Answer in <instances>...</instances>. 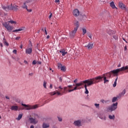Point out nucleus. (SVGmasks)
Masks as SVG:
<instances>
[{
    "mask_svg": "<svg viewBox=\"0 0 128 128\" xmlns=\"http://www.w3.org/2000/svg\"><path fill=\"white\" fill-rule=\"evenodd\" d=\"M108 118H110V120H114L116 118V116H114V114H109Z\"/></svg>",
    "mask_w": 128,
    "mask_h": 128,
    "instance_id": "nucleus-23",
    "label": "nucleus"
},
{
    "mask_svg": "<svg viewBox=\"0 0 128 128\" xmlns=\"http://www.w3.org/2000/svg\"><path fill=\"white\" fill-rule=\"evenodd\" d=\"M0 46L1 48H2L4 46V45L2 44V43H0Z\"/></svg>",
    "mask_w": 128,
    "mask_h": 128,
    "instance_id": "nucleus-53",
    "label": "nucleus"
},
{
    "mask_svg": "<svg viewBox=\"0 0 128 128\" xmlns=\"http://www.w3.org/2000/svg\"><path fill=\"white\" fill-rule=\"evenodd\" d=\"M10 24H16V22L12 20L8 22H4L2 24L3 26H4L5 28H6L8 32H12V30H14V28L12 26L10 25Z\"/></svg>",
    "mask_w": 128,
    "mask_h": 128,
    "instance_id": "nucleus-4",
    "label": "nucleus"
},
{
    "mask_svg": "<svg viewBox=\"0 0 128 128\" xmlns=\"http://www.w3.org/2000/svg\"><path fill=\"white\" fill-rule=\"evenodd\" d=\"M73 14L74 16H80V11H78V10H74L73 11Z\"/></svg>",
    "mask_w": 128,
    "mask_h": 128,
    "instance_id": "nucleus-15",
    "label": "nucleus"
},
{
    "mask_svg": "<svg viewBox=\"0 0 128 128\" xmlns=\"http://www.w3.org/2000/svg\"><path fill=\"white\" fill-rule=\"evenodd\" d=\"M24 63H25L26 64H28V61H26V60H24Z\"/></svg>",
    "mask_w": 128,
    "mask_h": 128,
    "instance_id": "nucleus-48",
    "label": "nucleus"
},
{
    "mask_svg": "<svg viewBox=\"0 0 128 128\" xmlns=\"http://www.w3.org/2000/svg\"><path fill=\"white\" fill-rule=\"evenodd\" d=\"M85 84L84 85V88L85 90H86V91L84 92V94H88L89 92H88V90L87 88H88V86H90L88 85V83H83L82 84L81 86H83V84Z\"/></svg>",
    "mask_w": 128,
    "mask_h": 128,
    "instance_id": "nucleus-14",
    "label": "nucleus"
},
{
    "mask_svg": "<svg viewBox=\"0 0 128 128\" xmlns=\"http://www.w3.org/2000/svg\"><path fill=\"white\" fill-rule=\"evenodd\" d=\"M43 86H44V88H46V81L44 82Z\"/></svg>",
    "mask_w": 128,
    "mask_h": 128,
    "instance_id": "nucleus-38",
    "label": "nucleus"
},
{
    "mask_svg": "<svg viewBox=\"0 0 128 128\" xmlns=\"http://www.w3.org/2000/svg\"><path fill=\"white\" fill-rule=\"evenodd\" d=\"M118 78L116 77V79L115 80V81L114 82V84H113V87L116 88V82H118Z\"/></svg>",
    "mask_w": 128,
    "mask_h": 128,
    "instance_id": "nucleus-28",
    "label": "nucleus"
},
{
    "mask_svg": "<svg viewBox=\"0 0 128 128\" xmlns=\"http://www.w3.org/2000/svg\"><path fill=\"white\" fill-rule=\"evenodd\" d=\"M60 69V70H62V72H66V66H62L61 68Z\"/></svg>",
    "mask_w": 128,
    "mask_h": 128,
    "instance_id": "nucleus-32",
    "label": "nucleus"
},
{
    "mask_svg": "<svg viewBox=\"0 0 128 128\" xmlns=\"http://www.w3.org/2000/svg\"><path fill=\"white\" fill-rule=\"evenodd\" d=\"M22 30H24V29L22 28L16 30H13V32H22Z\"/></svg>",
    "mask_w": 128,
    "mask_h": 128,
    "instance_id": "nucleus-29",
    "label": "nucleus"
},
{
    "mask_svg": "<svg viewBox=\"0 0 128 128\" xmlns=\"http://www.w3.org/2000/svg\"><path fill=\"white\" fill-rule=\"evenodd\" d=\"M62 66V64L58 63V70H60Z\"/></svg>",
    "mask_w": 128,
    "mask_h": 128,
    "instance_id": "nucleus-34",
    "label": "nucleus"
},
{
    "mask_svg": "<svg viewBox=\"0 0 128 128\" xmlns=\"http://www.w3.org/2000/svg\"><path fill=\"white\" fill-rule=\"evenodd\" d=\"M58 118L59 122H62V118L58 116Z\"/></svg>",
    "mask_w": 128,
    "mask_h": 128,
    "instance_id": "nucleus-41",
    "label": "nucleus"
},
{
    "mask_svg": "<svg viewBox=\"0 0 128 128\" xmlns=\"http://www.w3.org/2000/svg\"><path fill=\"white\" fill-rule=\"evenodd\" d=\"M3 44H4V46H10V44H8V42H6V38H3Z\"/></svg>",
    "mask_w": 128,
    "mask_h": 128,
    "instance_id": "nucleus-21",
    "label": "nucleus"
},
{
    "mask_svg": "<svg viewBox=\"0 0 128 128\" xmlns=\"http://www.w3.org/2000/svg\"><path fill=\"white\" fill-rule=\"evenodd\" d=\"M34 116H36L37 118H38V115L36 114H34Z\"/></svg>",
    "mask_w": 128,
    "mask_h": 128,
    "instance_id": "nucleus-58",
    "label": "nucleus"
},
{
    "mask_svg": "<svg viewBox=\"0 0 128 128\" xmlns=\"http://www.w3.org/2000/svg\"><path fill=\"white\" fill-rule=\"evenodd\" d=\"M118 96L116 97H114L112 98V102H116L118 100Z\"/></svg>",
    "mask_w": 128,
    "mask_h": 128,
    "instance_id": "nucleus-26",
    "label": "nucleus"
},
{
    "mask_svg": "<svg viewBox=\"0 0 128 128\" xmlns=\"http://www.w3.org/2000/svg\"><path fill=\"white\" fill-rule=\"evenodd\" d=\"M107 33L108 34H110V36H112V34H116V32L112 30H107Z\"/></svg>",
    "mask_w": 128,
    "mask_h": 128,
    "instance_id": "nucleus-18",
    "label": "nucleus"
},
{
    "mask_svg": "<svg viewBox=\"0 0 128 128\" xmlns=\"http://www.w3.org/2000/svg\"><path fill=\"white\" fill-rule=\"evenodd\" d=\"M110 76H112V74L110 72H108L104 74L102 76H98L93 78H90L82 81V84H88V86H92V84H98V82H102V80H104V84H108V82H110L108 78H110Z\"/></svg>",
    "mask_w": 128,
    "mask_h": 128,
    "instance_id": "nucleus-2",
    "label": "nucleus"
},
{
    "mask_svg": "<svg viewBox=\"0 0 128 128\" xmlns=\"http://www.w3.org/2000/svg\"><path fill=\"white\" fill-rule=\"evenodd\" d=\"M42 128H50V124H46V123H44L42 125Z\"/></svg>",
    "mask_w": 128,
    "mask_h": 128,
    "instance_id": "nucleus-24",
    "label": "nucleus"
},
{
    "mask_svg": "<svg viewBox=\"0 0 128 128\" xmlns=\"http://www.w3.org/2000/svg\"><path fill=\"white\" fill-rule=\"evenodd\" d=\"M121 66H122V64H119L118 67V68H120Z\"/></svg>",
    "mask_w": 128,
    "mask_h": 128,
    "instance_id": "nucleus-54",
    "label": "nucleus"
},
{
    "mask_svg": "<svg viewBox=\"0 0 128 128\" xmlns=\"http://www.w3.org/2000/svg\"><path fill=\"white\" fill-rule=\"evenodd\" d=\"M78 27H75L74 28V30L70 32L71 36H76V32H78Z\"/></svg>",
    "mask_w": 128,
    "mask_h": 128,
    "instance_id": "nucleus-13",
    "label": "nucleus"
},
{
    "mask_svg": "<svg viewBox=\"0 0 128 128\" xmlns=\"http://www.w3.org/2000/svg\"><path fill=\"white\" fill-rule=\"evenodd\" d=\"M30 128H34V125H32V126H30Z\"/></svg>",
    "mask_w": 128,
    "mask_h": 128,
    "instance_id": "nucleus-55",
    "label": "nucleus"
},
{
    "mask_svg": "<svg viewBox=\"0 0 128 128\" xmlns=\"http://www.w3.org/2000/svg\"><path fill=\"white\" fill-rule=\"evenodd\" d=\"M52 14H50L48 16V18H52Z\"/></svg>",
    "mask_w": 128,
    "mask_h": 128,
    "instance_id": "nucleus-46",
    "label": "nucleus"
},
{
    "mask_svg": "<svg viewBox=\"0 0 128 128\" xmlns=\"http://www.w3.org/2000/svg\"><path fill=\"white\" fill-rule=\"evenodd\" d=\"M29 121L30 124H38V120L36 118H34L32 117L29 118Z\"/></svg>",
    "mask_w": 128,
    "mask_h": 128,
    "instance_id": "nucleus-8",
    "label": "nucleus"
},
{
    "mask_svg": "<svg viewBox=\"0 0 128 128\" xmlns=\"http://www.w3.org/2000/svg\"><path fill=\"white\" fill-rule=\"evenodd\" d=\"M22 106H24L23 108L20 107L18 108V106H11L10 110H34L36 108H38V105L36 104L34 106L30 105V104H22Z\"/></svg>",
    "mask_w": 128,
    "mask_h": 128,
    "instance_id": "nucleus-3",
    "label": "nucleus"
},
{
    "mask_svg": "<svg viewBox=\"0 0 128 128\" xmlns=\"http://www.w3.org/2000/svg\"><path fill=\"white\" fill-rule=\"evenodd\" d=\"M124 50H127L126 46L124 47Z\"/></svg>",
    "mask_w": 128,
    "mask_h": 128,
    "instance_id": "nucleus-60",
    "label": "nucleus"
},
{
    "mask_svg": "<svg viewBox=\"0 0 128 128\" xmlns=\"http://www.w3.org/2000/svg\"><path fill=\"white\" fill-rule=\"evenodd\" d=\"M88 36L90 40H92V35L90 33L88 34Z\"/></svg>",
    "mask_w": 128,
    "mask_h": 128,
    "instance_id": "nucleus-37",
    "label": "nucleus"
},
{
    "mask_svg": "<svg viewBox=\"0 0 128 128\" xmlns=\"http://www.w3.org/2000/svg\"><path fill=\"white\" fill-rule=\"evenodd\" d=\"M60 54H62V56H66V54H68L67 52H66V50H64V49L60 50Z\"/></svg>",
    "mask_w": 128,
    "mask_h": 128,
    "instance_id": "nucleus-20",
    "label": "nucleus"
},
{
    "mask_svg": "<svg viewBox=\"0 0 128 128\" xmlns=\"http://www.w3.org/2000/svg\"><path fill=\"white\" fill-rule=\"evenodd\" d=\"M82 82L80 83H76V84H74L73 85H70L64 87V90H62V89H58V90L50 92V96H54V94L62 96L64 94H66V92H72L76 90H80L82 88H80V86H82Z\"/></svg>",
    "mask_w": 128,
    "mask_h": 128,
    "instance_id": "nucleus-1",
    "label": "nucleus"
},
{
    "mask_svg": "<svg viewBox=\"0 0 128 128\" xmlns=\"http://www.w3.org/2000/svg\"><path fill=\"white\" fill-rule=\"evenodd\" d=\"M46 38H50V36H46Z\"/></svg>",
    "mask_w": 128,
    "mask_h": 128,
    "instance_id": "nucleus-59",
    "label": "nucleus"
},
{
    "mask_svg": "<svg viewBox=\"0 0 128 128\" xmlns=\"http://www.w3.org/2000/svg\"><path fill=\"white\" fill-rule=\"evenodd\" d=\"M113 38L114 40H116L118 38V35H114L113 36Z\"/></svg>",
    "mask_w": 128,
    "mask_h": 128,
    "instance_id": "nucleus-39",
    "label": "nucleus"
},
{
    "mask_svg": "<svg viewBox=\"0 0 128 128\" xmlns=\"http://www.w3.org/2000/svg\"><path fill=\"white\" fill-rule=\"evenodd\" d=\"M74 26H76V28H78V26H80V23L78 22H75Z\"/></svg>",
    "mask_w": 128,
    "mask_h": 128,
    "instance_id": "nucleus-33",
    "label": "nucleus"
},
{
    "mask_svg": "<svg viewBox=\"0 0 128 128\" xmlns=\"http://www.w3.org/2000/svg\"><path fill=\"white\" fill-rule=\"evenodd\" d=\"M2 8L6 10V12H8V10H14V12H18V10H20V7L16 5H13L11 4V5H9L8 7L2 6Z\"/></svg>",
    "mask_w": 128,
    "mask_h": 128,
    "instance_id": "nucleus-5",
    "label": "nucleus"
},
{
    "mask_svg": "<svg viewBox=\"0 0 128 128\" xmlns=\"http://www.w3.org/2000/svg\"><path fill=\"white\" fill-rule=\"evenodd\" d=\"M94 106L96 108H100V104H95Z\"/></svg>",
    "mask_w": 128,
    "mask_h": 128,
    "instance_id": "nucleus-36",
    "label": "nucleus"
},
{
    "mask_svg": "<svg viewBox=\"0 0 128 128\" xmlns=\"http://www.w3.org/2000/svg\"><path fill=\"white\" fill-rule=\"evenodd\" d=\"M50 89L52 88V84H50Z\"/></svg>",
    "mask_w": 128,
    "mask_h": 128,
    "instance_id": "nucleus-51",
    "label": "nucleus"
},
{
    "mask_svg": "<svg viewBox=\"0 0 128 128\" xmlns=\"http://www.w3.org/2000/svg\"><path fill=\"white\" fill-rule=\"evenodd\" d=\"M123 40H124V42H126V44H128V42H127L126 40V39H125V38H123Z\"/></svg>",
    "mask_w": 128,
    "mask_h": 128,
    "instance_id": "nucleus-57",
    "label": "nucleus"
},
{
    "mask_svg": "<svg viewBox=\"0 0 128 128\" xmlns=\"http://www.w3.org/2000/svg\"><path fill=\"white\" fill-rule=\"evenodd\" d=\"M50 70H52V68H50Z\"/></svg>",
    "mask_w": 128,
    "mask_h": 128,
    "instance_id": "nucleus-62",
    "label": "nucleus"
},
{
    "mask_svg": "<svg viewBox=\"0 0 128 128\" xmlns=\"http://www.w3.org/2000/svg\"><path fill=\"white\" fill-rule=\"evenodd\" d=\"M58 88H59V90H62V88L61 86H60Z\"/></svg>",
    "mask_w": 128,
    "mask_h": 128,
    "instance_id": "nucleus-52",
    "label": "nucleus"
},
{
    "mask_svg": "<svg viewBox=\"0 0 128 128\" xmlns=\"http://www.w3.org/2000/svg\"><path fill=\"white\" fill-rule=\"evenodd\" d=\"M20 48H22V45L20 46Z\"/></svg>",
    "mask_w": 128,
    "mask_h": 128,
    "instance_id": "nucleus-61",
    "label": "nucleus"
},
{
    "mask_svg": "<svg viewBox=\"0 0 128 128\" xmlns=\"http://www.w3.org/2000/svg\"><path fill=\"white\" fill-rule=\"evenodd\" d=\"M116 108H118V102L114 103L110 106H109L107 108V112H112L116 110Z\"/></svg>",
    "mask_w": 128,
    "mask_h": 128,
    "instance_id": "nucleus-6",
    "label": "nucleus"
},
{
    "mask_svg": "<svg viewBox=\"0 0 128 128\" xmlns=\"http://www.w3.org/2000/svg\"><path fill=\"white\" fill-rule=\"evenodd\" d=\"M16 52H17L16 50H14L12 51V52H13L14 54H16Z\"/></svg>",
    "mask_w": 128,
    "mask_h": 128,
    "instance_id": "nucleus-42",
    "label": "nucleus"
},
{
    "mask_svg": "<svg viewBox=\"0 0 128 128\" xmlns=\"http://www.w3.org/2000/svg\"><path fill=\"white\" fill-rule=\"evenodd\" d=\"M20 38V37L18 36L16 38V40H18Z\"/></svg>",
    "mask_w": 128,
    "mask_h": 128,
    "instance_id": "nucleus-45",
    "label": "nucleus"
},
{
    "mask_svg": "<svg viewBox=\"0 0 128 128\" xmlns=\"http://www.w3.org/2000/svg\"><path fill=\"white\" fill-rule=\"evenodd\" d=\"M27 12H32V9H28L27 8V9H26Z\"/></svg>",
    "mask_w": 128,
    "mask_h": 128,
    "instance_id": "nucleus-40",
    "label": "nucleus"
},
{
    "mask_svg": "<svg viewBox=\"0 0 128 128\" xmlns=\"http://www.w3.org/2000/svg\"><path fill=\"white\" fill-rule=\"evenodd\" d=\"M6 98L7 100H10V96H6Z\"/></svg>",
    "mask_w": 128,
    "mask_h": 128,
    "instance_id": "nucleus-50",
    "label": "nucleus"
},
{
    "mask_svg": "<svg viewBox=\"0 0 128 128\" xmlns=\"http://www.w3.org/2000/svg\"><path fill=\"white\" fill-rule=\"evenodd\" d=\"M22 118V114H19L18 117L16 118V120H20Z\"/></svg>",
    "mask_w": 128,
    "mask_h": 128,
    "instance_id": "nucleus-27",
    "label": "nucleus"
},
{
    "mask_svg": "<svg viewBox=\"0 0 128 128\" xmlns=\"http://www.w3.org/2000/svg\"><path fill=\"white\" fill-rule=\"evenodd\" d=\"M124 94H126V90L124 89L120 94H119L118 98H122Z\"/></svg>",
    "mask_w": 128,
    "mask_h": 128,
    "instance_id": "nucleus-16",
    "label": "nucleus"
},
{
    "mask_svg": "<svg viewBox=\"0 0 128 128\" xmlns=\"http://www.w3.org/2000/svg\"><path fill=\"white\" fill-rule=\"evenodd\" d=\"M100 102H102V104H107V102H108V100H100Z\"/></svg>",
    "mask_w": 128,
    "mask_h": 128,
    "instance_id": "nucleus-30",
    "label": "nucleus"
},
{
    "mask_svg": "<svg viewBox=\"0 0 128 128\" xmlns=\"http://www.w3.org/2000/svg\"><path fill=\"white\" fill-rule=\"evenodd\" d=\"M29 76H34V73L29 74Z\"/></svg>",
    "mask_w": 128,
    "mask_h": 128,
    "instance_id": "nucleus-47",
    "label": "nucleus"
},
{
    "mask_svg": "<svg viewBox=\"0 0 128 128\" xmlns=\"http://www.w3.org/2000/svg\"><path fill=\"white\" fill-rule=\"evenodd\" d=\"M23 8H26V10H28V6H26V4H24V6H22Z\"/></svg>",
    "mask_w": 128,
    "mask_h": 128,
    "instance_id": "nucleus-35",
    "label": "nucleus"
},
{
    "mask_svg": "<svg viewBox=\"0 0 128 128\" xmlns=\"http://www.w3.org/2000/svg\"><path fill=\"white\" fill-rule=\"evenodd\" d=\"M60 80H62V78H60Z\"/></svg>",
    "mask_w": 128,
    "mask_h": 128,
    "instance_id": "nucleus-63",
    "label": "nucleus"
},
{
    "mask_svg": "<svg viewBox=\"0 0 128 128\" xmlns=\"http://www.w3.org/2000/svg\"><path fill=\"white\" fill-rule=\"evenodd\" d=\"M32 64H36V61L34 60L32 62Z\"/></svg>",
    "mask_w": 128,
    "mask_h": 128,
    "instance_id": "nucleus-44",
    "label": "nucleus"
},
{
    "mask_svg": "<svg viewBox=\"0 0 128 128\" xmlns=\"http://www.w3.org/2000/svg\"><path fill=\"white\" fill-rule=\"evenodd\" d=\"M74 82L75 84H76V82H78V79L75 80L74 81Z\"/></svg>",
    "mask_w": 128,
    "mask_h": 128,
    "instance_id": "nucleus-49",
    "label": "nucleus"
},
{
    "mask_svg": "<svg viewBox=\"0 0 128 128\" xmlns=\"http://www.w3.org/2000/svg\"><path fill=\"white\" fill-rule=\"evenodd\" d=\"M56 2H60V0H55Z\"/></svg>",
    "mask_w": 128,
    "mask_h": 128,
    "instance_id": "nucleus-56",
    "label": "nucleus"
},
{
    "mask_svg": "<svg viewBox=\"0 0 128 128\" xmlns=\"http://www.w3.org/2000/svg\"><path fill=\"white\" fill-rule=\"evenodd\" d=\"M73 124L75 126H78V128L79 126H82V120H75Z\"/></svg>",
    "mask_w": 128,
    "mask_h": 128,
    "instance_id": "nucleus-9",
    "label": "nucleus"
},
{
    "mask_svg": "<svg viewBox=\"0 0 128 128\" xmlns=\"http://www.w3.org/2000/svg\"><path fill=\"white\" fill-rule=\"evenodd\" d=\"M110 6H111L112 8L113 9L116 8V10H118V8L116 6V5L114 4V2H110Z\"/></svg>",
    "mask_w": 128,
    "mask_h": 128,
    "instance_id": "nucleus-19",
    "label": "nucleus"
},
{
    "mask_svg": "<svg viewBox=\"0 0 128 128\" xmlns=\"http://www.w3.org/2000/svg\"><path fill=\"white\" fill-rule=\"evenodd\" d=\"M126 72H128V70H127V71Z\"/></svg>",
    "mask_w": 128,
    "mask_h": 128,
    "instance_id": "nucleus-64",
    "label": "nucleus"
},
{
    "mask_svg": "<svg viewBox=\"0 0 128 128\" xmlns=\"http://www.w3.org/2000/svg\"><path fill=\"white\" fill-rule=\"evenodd\" d=\"M120 72V68H118L114 70H113L112 71H111L110 72L111 74H115L116 76H118V74Z\"/></svg>",
    "mask_w": 128,
    "mask_h": 128,
    "instance_id": "nucleus-12",
    "label": "nucleus"
},
{
    "mask_svg": "<svg viewBox=\"0 0 128 128\" xmlns=\"http://www.w3.org/2000/svg\"><path fill=\"white\" fill-rule=\"evenodd\" d=\"M98 116L101 120H106V115L104 113H99L98 114Z\"/></svg>",
    "mask_w": 128,
    "mask_h": 128,
    "instance_id": "nucleus-10",
    "label": "nucleus"
},
{
    "mask_svg": "<svg viewBox=\"0 0 128 128\" xmlns=\"http://www.w3.org/2000/svg\"><path fill=\"white\" fill-rule=\"evenodd\" d=\"M25 52L26 54H30L32 52V44H29Z\"/></svg>",
    "mask_w": 128,
    "mask_h": 128,
    "instance_id": "nucleus-7",
    "label": "nucleus"
},
{
    "mask_svg": "<svg viewBox=\"0 0 128 128\" xmlns=\"http://www.w3.org/2000/svg\"><path fill=\"white\" fill-rule=\"evenodd\" d=\"M119 69L120 70V72H122V70H128V66H123Z\"/></svg>",
    "mask_w": 128,
    "mask_h": 128,
    "instance_id": "nucleus-22",
    "label": "nucleus"
},
{
    "mask_svg": "<svg viewBox=\"0 0 128 128\" xmlns=\"http://www.w3.org/2000/svg\"><path fill=\"white\" fill-rule=\"evenodd\" d=\"M32 2V0H27L26 2H24V4H28Z\"/></svg>",
    "mask_w": 128,
    "mask_h": 128,
    "instance_id": "nucleus-31",
    "label": "nucleus"
},
{
    "mask_svg": "<svg viewBox=\"0 0 128 128\" xmlns=\"http://www.w3.org/2000/svg\"><path fill=\"white\" fill-rule=\"evenodd\" d=\"M86 34V29L84 28H82V34L84 36Z\"/></svg>",
    "mask_w": 128,
    "mask_h": 128,
    "instance_id": "nucleus-25",
    "label": "nucleus"
},
{
    "mask_svg": "<svg viewBox=\"0 0 128 128\" xmlns=\"http://www.w3.org/2000/svg\"><path fill=\"white\" fill-rule=\"evenodd\" d=\"M118 6L120 8H122V10H124V8H126V6L121 2H119Z\"/></svg>",
    "mask_w": 128,
    "mask_h": 128,
    "instance_id": "nucleus-17",
    "label": "nucleus"
},
{
    "mask_svg": "<svg viewBox=\"0 0 128 128\" xmlns=\"http://www.w3.org/2000/svg\"><path fill=\"white\" fill-rule=\"evenodd\" d=\"M44 32L45 34H48V32H46V28H44Z\"/></svg>",
    "mask_w": 128,
    "mask_h": 128,
    "instance_id": "nucleus-43",
    "label": "nucleus"
},
{
    "mask_svg": "<svg viewBox=\"0 0 128 128\" xmlns=\"http://www.w3.org/2000/svg\"><path fill=\"white\" fill-rule=\"evenodd\" d=\"M94 47V43L90 42L87 46H85L84 48H87L88 50H92Z\"/></svg>",
    "mask_w": 128,
    "mask_h": 128,
    "instance_id": "nucleus-11",
    "label": "nucleus"
}]
</instances>
